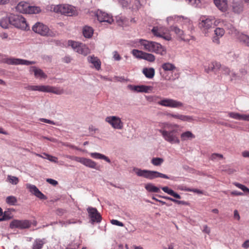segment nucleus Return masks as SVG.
Instances as JSON below:
<instances>
[{
	"label": "nucleus",
	"instance_id": "f704fd0d",
	"mask_svg": "<svg viewBox=\"0 0 249 249\" xmlns=\"http://www.w3.org/2000/svg\"><path fill=\"white\" fill-rule=\"evenodd\" d=\"M5 202L9 205L15 206L17 204L18 199L16 196H10L6 198Z\"/></svg>",
	"mask_w": 249,
	"mask_h": 249
},
{
	"label": "nucleus",
	"instance_id": "5701e85b",
	"mask_svg": "<svg viewBox=\"0 0 249 249\" xmlns=\"http://www.w3.org/2000/svg\"><path fill=\"white\" fill-rule=\"evenodd\" d=\"M225 34V31L223 28H216L214 30L215 36H213V41L217 44L220 43L219 38L221 37Z\"/></svg>",
	"mask_w": 249,
	"mask_h": 249
},
{
	"label": "nucleus",
	"instance_id": "72a5a7b5",
	"mask_svg": "<svg viewBox=\"0 0 249 249\" xmlns=\"http://www.w3.org/2000/svg\"><path fill=\"white\" fill-rule=\"evenodd\" d=\"M232 8L234 13H239L243 10V5L240 2L233 1L232 2Z\"/></svg>",
	"mask_w": 249,
	"mask_h": 249
},
{
	"label": "nucleus",
	"instance_id": "774afa93",
	"mask_svg": "<svg viewBox=\"0 0 249 249\" xmlns=\"http://www.w3.org/2000/svg\"><path fill=\"white\" fill-rule=\"evenodd\" d=\"M9 0H0V4H5L8 3Z\"/></svg>",
	"mask_w": 249,
	"mask_h": 249
},
{
	"label": "nucleus",
	"instance_id": "052dcab7",
	"mask_svg": "<svg viewBox=\"0 0 249 249\" xmlns=\"http://www.w3.org/2000/svg\"><path fill=\"white\" fill-rule=\"evenodd\" d=\"M9 219H10V217H6V212H5L3 213L2 217L0 218V221H4Z\"/></svg>",
	"mask_w": 249,
	"mask_h": 249
},
{
	"label": "nucleus",
	"instance_id": "3c124183",
	"mask_svg": "<svg viewBox=\"0 0 249 249\" xmlns=\"http://www.w3.org/2000/svg\"><path fill=\"white\" fill-rule=\"evenodd\" d=\"M221 70L222 72L225 74H229L231 72L230 69L225 66H222Z\"/></svg>",
	"mask_w": 249,
	"mask_h": 249
},
{
	"label": "nucleus",
	"instance_id": "c85d7f7f",
	"mask_svg": "<svg viewBox=\"0 0 249 249\" xmlns=\"http://www.w3.org/2000/svg\"><path fill=\"white\" fill-rule=\"evenodd\" d=\"M133 90L139 92H148L150 89V87L147 86H135L133 88Z\"/></svg>",
	"mask_w": 249,
	"mask_h": 249
},
{
	"label": "nucleus",
	"instance_id": "f8f14e48",
	"mask_svg": "<svg viewBox=\"0 0 249 249\" xmlns=\"http://www.w3.org/2000/svg\"><path fill=\"white\" fill-rule=\"evenodd\" d=\"M31 226V222L28 220H14L10 224V227L11 229H27L30 228Z\"/></svg>",
	"mask_w": 249,
	"mask_h": 249
},
{
	"label": "nucleus",
	"instance_id": "f3484780",
	"mask_svg": "<svg viewBox=\"0 0 249 249\" xmlns=\"http://www.w3.org/2000/svg\"><path fill=\"white\" fill-rule=\"evenodd\" d=\"M6 62L10 65H30L34 64V61H30L26 60L21 59L19 58H10L6 60Z\"/></svg>",
	"mask_w": 249,
	"mask_h": 249
},
{
	"label": "nucleus",
	"instance_id": "0e129e2a",
	"mask_svg": "<svg viewBox=\"0 0 249 249\" xmlns=\"http://www.w3.org/2000/svg\"><path fill=\"white\" fill-rule=\"evenodd\" d=\"M242 155L244 157H249V151H244L243 152Z\"/></svg>",
	"mask_w": 249,
	"mask_h": 249
},
{
	"label": "nucleus",
	"instance_id": "1a4fd4ad",
	"mask_svg": "<svg viewBox=\"0 0 249 249\" xmlns=\"http://www.w3.org/2000/svg\"><path fill=\"white\" fill-rule=\"evenodd\" d=\"M153 34L159 37L163 38L166 40H170L172 38L168 30L163 27H154L151 30Z\"/></svg>",
	"mask_w": 249,
	"mask_h": 249
},
{
	"label": "nucleus",
	"instance_id": "6e6d98bb",
	"mask_svg": "<svg viewBox=\"0 0 249 249\" xmlns=\"http://www.w3.org/2000/svg\"><path fill=\"white\" fill-rule=\"evenodd\" d=\"M225 169H223L222 170L226 172H228L230 174L233 173L235 171V170L230 168V167H225Z\"/></svg>",
	"mask_w": 249,
	"mask_h": 249
},
{
	"label": "nucleus",
	"instance_id": "2f4dec72",
	"mask_svg": "<svg viewBox=\"0 0 249 249\" xmlns=\"http://www.w3.org/2000/svg\"><path fill=\"white\" fill-rule=\"evenodd\" d=\"M161 189L165 193H167L168 194L173 196V197H174L176 198L180 199L181 198V196H180V195H179L178 194L175 192L172 189H169L167 186L162 187Z\"/></svg>",
	"mask_w": 249,
	"mask_h": 249
},
{
	"label": "nucleus",
	"instance_id": "a211bd4d",
	"mask_svg": "<svg viewBox=\"0 0 249 249\" xmlns=\"http://www.w3.org/2000/svg\"><path fill=\"white\" fill-rule=\"evenodd\" d=\"M26 187L29 189L31 193H32L38 198L43 200H45L47 199V197L43 194H42L35 185L30 184H27Z\"/></svg>",
	"mask_w": 249,
	"mask_h": 249
},
{
	"label": "nucleus",
	"instance_id": "393cba45",
	"mask_svg": "<svg viewBox=\"0 0 249 249\" xmlns=\"http://www.w3.org/2000/svg\"><path fill=\"white\" fill-rule=\"evenodd\" d=\"M142 73L147 78L152 79L155 75V71L153 68H145L142 70Z\"/></svg>",
	"mask_w": 249,
	"mask_h": 249
},
{
	"label": "nucleus",
	"instance_id": "5fc2aeb1",
	"mask_svg": "<svg viewBox=\"0 0 249 249\" xmlns=\"http://www.w3.org/2000/svg\"><path fill=\"white\" fill-rule=\"evenodd\" d=\"M113 58L115 60L117 61H119L121 59V57L119 55V54L117 52L114 51L113 52Z\"/></svg>",
	"mask_w": 249,
	"mask_h": 249
},
{
	"label": "nucleus",
	"instance_id": "412c9836",
	"mask_svg": "<svg viewBox=\"0 0 249 249\" xmlns=\"http://www.w3.org/2000/svg\"><path fill=\"white\" fill-rule=\"evenodd\" d=\"M88 61L89 63H91L94 68L97 70H99L101 69V62L100 60L94 55L89 56L87 57Z\"/></svg>",
	"mask_w": 249,
	"mask_h": 249
},
{
	"label": "nucleus",
	"instance_id": "473e14b6",
	"mask_svg": "<svg viewBox=\"0 0 249 249\" xmlns=\"http://www.w3.org/2000/svg\"><path fill=\"white\" fill-rule=\"evenodd\" d=\"M93 33V30L89 26H85L83 30L84 36L86 38H90L92 36Z\"/></svg>",
	"mask_w": 249,
	"mask_h": 249
},
{
	"label": "nucleus",
	"instance_id": "0eeeda50",
	"mask_svg": "<svg viewBox=\"0 0 249 249\" xmlns=\"http://www.w3.org/2000/svg\"><path fill=\"white\" fill-rule=\"evenodd\" d=\"M16 9L20 13L30 14L38 13L40 11L39 7L31 6L29 3L25 1L19 2Z\"/></svg>",
	"mask_w": 249,
	"mask_h": 249
},
{
	"label": "nucleus",
	"instance_id": "4d7b16f0",
	"mask_svg": "<svg viewBox=\"0 0 249 249\" xmlns=\"http://www.w3.org/2000/svg\"><path fill=\"white\" fill-rule=\"evenodd\" d=\"M234 218L237 220H239L240 217L237 210H235L234 211Z\"/></svg>",
	"mask_w": 249,
	"mask_h": 249
},
{
	"label": "nucleus",
	"instance_id": "de8ad7c7",
	"mask_svg": "<svg viewBox=\"0 0 249 249\" xmlns=\"http://www.w3.org/2000/svg\"><path fill=\"white\" fill-rule=\"evenodd\" d=\"M233 184L238 188L242 190L244 192H249V189L243 185L238 183H234Z\"/></svg>",
	"mask_w": 249,
	"mask_h": 249
},
{
	"label": "nucleus",
	"instance_id": "13d9d810",
	"mask_svg": "<svg viewBox=\"0 0 249 249\" xmlns=\"http://www.w3.org/2000/svg\"><path fill=\"white\" fill-rule=\"evenodd\" d=\"M231 194L233 196H241L243 195V193L237 191H233L231 192Z\"/></svg>",
	"mask_w": 249,
	"mask_h": 249
},
{
	"label": "nucleus",
	"instance_id": "39448f33",
	"mask_svg": "<svg viewBox=\"0 0 249 249\" xmlns=\"http://www.w3.org/2000/svg\"><path fill=\"white\" fill-rule=\"evenodd\" d=\"M51 10L55 13H60L68 16H72L77 15L75 8L68 4L52 5L51 6Z\"/></svg>",
	"mask_w": 249,
	"mask_h": 249
},
{
	"label": "nucleus",
	"instance_id": "4be33fe9",
	"mask_svg": "<svg viewBox=\"0 0 249 249\" xmlns=\"http://www.w3.org/2000/svg\"><path fill=\"white\" fill-rule=\"evenodd\" d=\"M167 115L169 117L174 118L175 119L180 120L182 121L191 122L193 120L192 118L189 116H186L179 114L168 113Z\"/></svg>",
	"mask_w": 249,
	"mask_h": 249
},
{
	"label": "nucleus",
	"instance_id": "8fccbe9b",
	"mask_svg": "<svg viewBox=\"0 0 249 249\" xmlns=\"http://www.w3.org/2000/svg\"><path fill=\"white\" fill-rule=\"evenodd\" d=\"M111 223L113 225H115L120 227H123L124 226V224L122 222L115 219L111 220Z\"/></svg>",
	"mask_w": 249,
	"mask_h": 249
},
{
	"label": "nucleus",
	"instance_id": "69168bd1",
	"mask_svg": "<svg viewBox=\"0 0 249 249\" xmlns=\"http://www.w3.org/2000/svg\"><path fill=\"white\" fill-rule=\"evenodd\" d=\"M205 71L207 72V73H209L210 72V71H212L211 70V64L210 65V66L208 67V68H205Z\"/></svg>",
	"mask_w": 249,
	"mask_h": 249
},
{
	"label": "nucleus",
	"instance_id": "dca6fc26",
	"mask_svg": "<svg viewBox=\"0 0 249 249\" xmlns=\"http://www.w3.org/2000/svg\"><path fill=\"white\" fill-rule=\"evenodd\" d=\"M32 30L35 33L43 36H47L49 30L46 25L40 22H37L32 27Z\"/></svg>",
	"mask_w": 249,
	"mask_h": 249
},
{
	"label": "nucleus",
	"instance_id": "680f3d73",
	"mask_svg": "<svg viewBox=\"0 0 249 249\" xmlns=\"http://www.w3.org/2000/svg\"><path fill=\"white\" fill-rule=\"evenodd\" d=\"M71 58L70 56H65L64 58V61L66 63H70L71 61Z\"/></svg>",
	"mask_w": 249,
	"mask_h": 249
},
{
	"label": "nucleus",
	"instance_id": "20e7f679",
	"mask_svg": "<svg viewBox=\"0 0 249 249\" xmlns=\"http://www.w3.org/2000/svg\"><path fill=\"white\" fill-rule=\"evenodd\" d=\"M25 89L28 90L53 93L57 95H61L64 93L62 89L51 86H28Z\"/></svg>",
	"mask_w": 249,
	"mask_h": 249
},
{
	"label": "nucleus",
	"instance_id": "6e6552de",
	"mask_svg": "<svg viewBox=\"0 0 249 249\" xmlns=\"http://www.w3.org/2000/svg\"><path fill=\"white\" fill-rule=\"evenodd\" d=\"M68 45L71 46L76 52L84 56L87 55L90 53V49L84 44L69 40Z\"/></svg>",
	"mask_w": 249,
	"mask_h": 249
},
{
	"label": "nucleus",
	"instance_id": "49530a36",
	"mask_svg": "<svg viewBox=\"0 0 249 249\" xmlns=\"http://www.w3.org/2000/svg\"><path fill=\"white\" fill-rule=\"evenodd\" d=\"M223 156L222 155L217 153L213 154L210 157L211 160H214L217 159H223Z\"/></svg>",
	"mask_w": 249,
	"mask_h": 249
},
{
	"label": "nucleus",
	"instance_id": "58836bf2",
	"mask_svg": "<svg viewBox=\"0 0 249 249\" xmlns=\"http://www.w3.org/2000/svg\"><path fill=\"white\" fill-rule=\"evenodd\" d=\"M145 188L148 191L150 192L158 193L160 192V189L159 188L151 183L146 184Z\"/></svg>",
	"mask_w": 249,
	"mask_h": 249
},
{
	"label": "nucleus",
	"instance_id": "9d476101",
	"mask_svg": "<svg viewBox=\"0 0 249 249\" xmlns=\"http://www.w3.org/2000/svg\"><path fill=\"white\" fill-rule=\"evenodd\" d=\"M158 104L163 107L172 108H180L183 106V104L181 102L169 98H164L158 102Z\"/></svg>",
	"mask_w": 249,
	"mask_h": 249
},
{
	"label": "nucleus",
	"instance_id": "423d86ee",
	"mask_svg": "<svg viewBox=\"0 0 249 249\" xmlns=\"http://www.w3.org/2000/svg\"><path fill=\"white\" fill-rule=\"evenodd\" d=\"M9 23L17 28L23 30H28L29 27L25 20L21 15H14L9 17Z\"/></svg>",
	"mask_w": 249,
	"mask_h": 249
},
{
	"label": "nucleus",
	"instance_id": "e2e57ef3",
	"mask_svg": "<svg viewBox=\"0 0 249 249\" xmlns=\"http://www.w3.org/2000/svg\"><path fill=\"white\" fill-rule=\"evenodd\" d=\"M243 247L247 248L249 247V240H247L243 244Z\"/></svg>",
	"mask_w": 249,
	"mask_h": 249
},
{
	"label": "nucleus",
	"instance_id": "ddd939ff",
	"mask_svg": "<svg viewBox=\"0 0 249 249\" xmlns=\"http://www.w3.org/2000/svg\"><path fill=\"white\" fill-rule=\"evenodd\" d=\"M87 211L92 224L100 223L101 221L102 216L96 208L89 207Z\"/></svg>",
	"mask_w": 249,
	"mask_h": 249
},
{
	"label": "nucleus",
	"instance_id": "603ef678",
	"mask_svg": "<svg viewBox=\"0 0 249 249\" xmlns=\"http://www.w3.org/2000/svg\"><path fill=\"white\" fill-rule=\"evenodd\" d=\"M46 181L47 182L49 183L50 184L53 186H56V185L58 184V182L56 180L52 178H48L47 179Z\"/></svg>",
	"mask_w": 249,
	"mask_h": 249
},
{
	"label": "nucleus",
	"instance_id": "bf43d9fd",
	"mask_svg": "<svg viewBox=\"0 0 249 249\" xmlns=\"http://www.w3.org/2000/svg\"><path fill=\"white\" fill-rule=\"evenodd\" d=\"M175 203H177L178 204H182V205H188V203L186 201L178 200L176 199L175 201Z\"/></svg>",
	"mask_w": 249,
	"mask_h": 249
},
{
	"label": "nucleus",
	"instance_id": "e433bc0d",
	"mask_svg": "<svg viewBox=\"0 0 249 249\" xmlns=\"http://www.w3.org/2000/svg\"><path fill=\"white\" fill-rule=\"evenodd\" d=\"M163 162V159L158 157L153 158L151 160V163L156 166H160Z\"/></svg>",
	"mask_w": 249,
	"mask_h": 249
},
{
	"label": "nucleus",
	"instance_id": "b1692460",
	"mask_svg": "<svg viewBox=\"0 0 249 249\" xmlns=\"http://www.w3.org/2000/svg\"><path fill=\"white\" fill-rule=\"evenodd\" d=\"M230 117L238 120H249V116L231 112L228 113Z\"/></svg>",
	"mask_w": 249,
	"mask_h": 249
},
{
	"label": "nucleus",
	"instance_id": "864d4df0",
	"mask_svg": "<svg viewBox=\"0 0 249 249\" xmlns=\"http://www.w3.org/2000/svg\"><path fill=\"white\" fill-rule=\"evenodd\" d=\"M40 121L41 122L45 123L52 124H54V125L56 124V123L55 122H54L53 121H52L51 120H48L47 119L41 118V119H40Z\"/></svg>",
	"mask_w": 249,
	"mask_h": 249
},
{
	"label": "nucleus",
	"instance_id": "7ed1b4c3",
	"mask_svg": "<svg viewBox=\"0 0 249 249\" xmlns=\"http://www.w3.org/2000/svg\"><path fill=\"white\" fill-rule=\"evenodd\" d=\"M134 171L138 176L142 177L148 179H153L158 178L170 179V178L166 175L157 171L142 170L138 168H134Z\"/></svg>",
	"mask_w": 249,
	"mask_h": 249
},
{
	"label": "nucleus",
	"instance_id": "a19ab883",
	"mask_svg": "<svg viewBox=\"0 0 249 249\" xmlns=\"http://www.w3.org/2000/svg\"><path fill=\"white\" fill-rule=\"evenodd\" d=\"M144 53V52L142 51H140L136 49H134L132 51V53L134 56L140 59H142Z\"/></svg>",
	"mask_w": 249,
	"mask_h": 249
},
{
	"label": "nucleus",
	"instance_id": "4468645a",
	"mask_svg": "<svg viewBox=\"0 0 249 249\" xmlns=\"http://www.w3.org/2000/svg\"><path fill=\"white\" fill-rule=\"evenodd\" d=\"M70 158L84 164L86 166L91 168L98 169L96 163L90 159L78 157H74L72 158L70 157Z\"/></svg>",
	"mask_w": 249,
	"mask_h": 249
},
{
	"label": "nucleus",
	"instance_id": "338daca9",
	"mask_svg": "<svg viewBox=\"0 0 249 249\" xmlns=\"http://www.w3.org/2000/svg\"><path fill=\"white\" fill-rule=\"evenodd\" d=\"M188 3L191 5H194L196 3V0H187Z\"/></svg>",
	"mask_w": 249,
	"mask_h": 249
},
{
	"label": "nucleus",
	"instance_id": "a18cd8bd",
	"mask_svg": "<svg viewBox=\"0 0 249 249\" xmlns=\"http://www.w3.org/2000/svg\"><path fill=\"white\" fill-rule=\"evenodd\" d=\"M9 23V18H3L1 19L0 22V26L3 28L6 29L8 27Z\"/></svg>",
	"mask_w": 249,
	"mask_h": 249
},
{
	"label": "nucleus",
	"instance_id": "bb28decb",
	"mask_svg": "<svg viewBox=\"0 0 249 249\" xmlns=\"http://www.w3.org/2000/svg\"><path fill=\"white\" fill-rule=\"evenodd\" d=\"M91 157L92 158L95 159H103L105 160H106L107 162L108 163H110L111 161L110 159L106 156L104 155H103L102 154L99 153H90L89 154Z\"/></svg>",
	"mask_w": 249,
	"mask_h": 249
},
{
	"label": "nucleus",
	"instance_id": "9b49d317",
	"mask_svg": "<svg viewBox=\"0 0 249 249\" xmlns=\"http://www.w3.org/2000/svg\"><path fill=\"white\" fill-rule=\"evenodd\" d=\"M105 121L114 129H122L123 128L124 123L121 118L118 116H107L106 118Z\"/></svg>",
	"mask_w": 249,
	"mask_h": 249
},
{
	"label": "nucleus",
	"instance_id": "6ab92c4d",
	"mask_svg": "<svg viewBox=\"0 0 249 249\" xmlns=\"http://www.w3.org/2000/svg\"><path fill=\"white\" fill-rule=\"evenodd\" d=\"M216 7L221 11L225 12L228 11L229 6L227 0H213Z\"/></svg>",
	"mask_w": 249,
	"mask_h": 249
},
{
	"label": "nucleus",
	"instance_id": "ea45409f",
	"mask_svg": "<svg viewBox=\"0 0 249 249\" xmlns=\"http://www.w3.org/2000/svg\"><path fill=\"white\" fill-rule=\"evenodd\" d=\"M142 59L149 62H153L155 60V56L152 53L144 52Z\"/></svg>",
	"mask_w": 249,
	"mask_h": 249
},
{
	"label": "nucleus",
	"instance_id": "37998d69",
	"mask_svg": "<svg viewBox=\"0 0 249 249\" xmlns=\"http://www.w3.org/2000/svg\"><path fill=\"white\" fill-rule=\"evenodd\" d=\"M7 179L10 183L14 185L17 184L19 181L18 178L17 177L11 175L8 176Z\"/></svg>",
	"mask_w": 249,
	"mask_h": 249
},
{
	"label": "nucleus",
	"instance_id": "a878e982",
	"mask_svg": "<svg viewBox=\"0 0 249 249\" xmlns=\"http://www.w3.org/2000/svg\"><path fill=\"white\" fill-rule=\"evenodd\" d=\"M30 71L34 72L35 77L38 78H46V75L43 72V71L39 69H37L36 67H32L30 68Z\"/></svg>",
	"mask_w": 249,
	"mask_h": 249
},
{
	"label": "nucleus",
	"instance_id": "2eb2a0df",
	"mask_svg": "<svg viewBox=\"0 0 249 249\" xmlns=\"http://www.w3.org/2000/svg\"><path fill=\"white\" fill-rule=\"evenodd\" d=\"M96 16L98 20L100 22H107L110 24L114 21L111 15L101 10H98L97 11Z\"/></svg>",
	"mask_w": 249,
	"mask_h": 249
},
{
	"label": "nucleus",
	"instance_id": "c9c22d12",
	"mask_svg": "<svg viewBox=\"0 0 249 249\" xmlns=\"http://www.w3.org/2000/svg\"><path fill=\"white\" fill-rule=\"evenodd\" d=\"M238 38L240 42H242L247 46H249V37L247 35H244L242 33H239Z\"/></svg>",
	"mask_w": 249,
	"mask_h": 249
},
{
	"label": "nucleus",
	"instance_id": "79ce46f5",
	"mask_svg": "<svg viewBox=\"0 0 249 249\" xmlns=\"http://www.w3.org/2000/svg\"><path fill=\"white\" fill-rule=\"evenodd\" d=\"M211 70L216 71L221 70L222 66L219 62H213L211 64Z\"/></svg>",
	"mask_w": 249,
	"mask_h": 249
},
{
	"label": "nucleus",
	"instance_id": "4c0bfd02",
	"mask_svg": "<svg viewBox=\"0 0 249 249\" xmlns=\"http://www.w3.org/2000/svg\"><path fill=\"white\" fill-rule=\"evenodd\" d=\"M43 155H44L46 157H45V159H47L48 160H49L50 161H51L52 162H54V163H57L58 162V159H57V158H56L55 157H54V156H51V155H49L48 154H46L45 153H44ZM36 155L37 156L39 157H40V158H44V157H43L40 154H36Z\"/></svg>",
	"mask_w": 249,
	"mask_h": 249
},
{
	"label": "nucleus",
	"instance_id": "aec40b11",
	"mask_svg": "<svg viewBox=\"0 0 249 249\" xmlns=\"http://www.w3.org/2000/svg\"><path fill=\"white\" fill-rule=\"evenodd\" d=\"M213 24V20L212 19L206 18V19L202 20L201 22L199 23V26L202 31L206 34L208 30L212 27Z\"/></svg>",
	"mask_w": 249,
	"mask_h": 249
},
{
	"label": "nucleus",
	"instance_id": "c03bdc74",
	"mask_svg": "<svg viewBox=\"0 0 249 249\" xmlns=\"http://www.w3.org/2000/svg\"><path fill=\"white\" fill-rule=\"evenodd\" d=\"M44 243L41 240H36L33 247V249H41Z\"/></svg>",
	"mask_w": 249,
	"mask_h": 249
},
{
	"label": "nucleus",
	"instance_id": "f03ea898",
	"mask_svg": "<svg viewBox=\"0 0 249 249\" xmlns=\"http://www.w3.org/2000/svg\"><path fill=\"white\" fill-rule=\"evenodd\" d=\"M139 43L142 47L141 48L146 51L154 53L161 55L166 54V49L159 43L142 39H139Z\"/></svg>",
	"mask_w": 249,
	"mask_h": 249
},
{
	"label": "nucleus",
	"instance_id": "cd10ccee",
	"mask_svg": "<svg viewBox=\"0 0 249 249\" xmlns=\"http://www.w3.org/2000/svg\"><path fill=\"white\" fill-rule=\"evenodd\" d=\"M195 138V136L189 131L182 133L180 135V138L182 141H185L188 140H191Z\"/></svg>",
	"mask_w": 249,
	"mask_h": 249
},
{
	"label": "nucleus",
	"instance_id": "f257e3e1",
	"mask_svg": "<svg viewBox=\"0 0 249 249\" xmlns=\"http://www.w3.org/2000/svg\"><path fill=\"white\" fill-rule=\"evenodd\" d=\"M160 129L158 131L160 133L163 139L171 144H179L178 137L179 125L167 122L160 123Z\"/></svg>",
	"mask_w": 249,
	"mask_h": 249
},
{
	"label": "nucleus",
	"instance_id": "7c9ffc66",
	"mask_svg": "<svg viewBox=\"0 0 249 249\" xmlns=\"http://www.w3.org/2000/svg\"><path fill=\"white\" fill-rule=\"evenodd\" d=\"M162 69L164 71H174L177 69L176 66L172 63L169 62L164 63L161 65Z\"/></svg>",
	"mask_w": 249,
	"mask_h": 249
},
{
	"label": "nucleus",
	"instance_id": "09e8293b",
	"mask_svg": "<svg viewBox=\"0 0 249 249\" xmlns=\"http://www.w3.org/2000/svg\"><path fill=\"white\" fill-rule=\"evenodd\" d=\"M181 190H185V191H188V192H194V193H196L199 194H203L202 191L198 190V189H196L186 188L184 189H181Z\"/></svg>",
	"mask_w": 249,
	"mask_h": 249
},
{
	"label": "nucleus",
	"instance_id": "c756f323",
	"mask_svg": "<svg viewBox=\"0 0 249 249\" xmlns=\"http://www.w3.org/2000/svg\"><path fill=\"white\" fill-rule=\"evenodd\" d=\"M173 31L175 33V34L179 37L181 39L183 40H188V38H186L185 37V35L184 34V31L181 29L178 28L177 27H174L173 28Z\"/></svg>",
	"mask_w": 249,
	"mask_h": 249
}]
</instances>
